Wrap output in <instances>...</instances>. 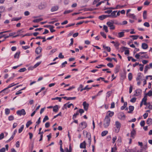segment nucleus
I'll return each instance as SVG.
<instances>
[{
    "label": "nucleus",
    "instance_id": "nucleus-1",
    "mask_svg": "<svg viewBox=\"0 0 152 152\" xmlns=\"http://www.w3.org/2000/svg\"><path fill=\"white\" fill-rule=\"evenodd\" d=\"M110 121V118H107V117H106L104 121V126L105 128H106L109 126Z\"/></svg>",
    "mask_w": 152,
    "mask_h": 152
},
{
    "label": "nucleus",
    "instance_id": "nucleus-2",
    "mask_svg": "<svg viewBox=\"0 0 152 152\" xmlns=\"http://www.w3.org/2000/svg\"><path fill=\"white\" fill-rule=\"evenodd\" d=\"M84 133H86V137L88 138V142L89 145L90 146L91 144V134L89 132H87L86 131H83V134Z\"/></svg>",
    "mask_w": 152,
    "mask_h": 152
},
{
    "label": "nucleus",
    "instance_id": "nucleus-3",
    "mask_svg": "<svg viewBox=\"0 0 152 152\" xmlns=\"http://www.w3.org/2000/svg\"><path fill=\"white\" fill-rule=\"evenodd\" d=\"M115 126L116 128L115 130V132L118 133L120 130L121 126V124L118 121H116L115 123Z\"/></svg>",
    "mask_w": 152,
    "mask_h": 152
},
{
    "label": "nucleus",
    "instance_id": "nucleus-4",
    "mask_svg": "<svg viewBox=\"0 0 152 152\" xmlns=\"http://www.w3.org/2000/svg\"><path fill=\"white\" fill-rule=\"evenodd\" d=\"M87 126V124L85 122H82L79 125V129L80 130H83Z\"/></svg>",
    "mask_w": 152,
    "mask_h": 152
},
{
    "label": "nucleus",
    "instance_id": "nucleus-5",
    "mask_svg": "<svg viewBox=\"0 0 152 152\" xmlns=\"http://www.w3.org/2000/svg\"><path fill=\"white\" fill-rule=\"evenodd\" d=\"M118 117L121 120H124L126 118V116L123 113L120 112L118 114Z\"/></svg>",
    "mask_w": 152,
    "mask_h": 152
},
{
    "label": "nucleus",
    "instance_id": "nucleus-6",
    "mask_svg": "<svg viewBox=\"0 0 152 152\" xmlns=\"http://www.w3.org/2000/svg\"><path fill=\"white\" fill-rule=\"evenodd\" d=\"M114 22L113 21L108 22L107 23V25L110 27V28L111 29H114Z\"/></svg>",
    "mask_w": 152,
    "mask_h": 152
},
{
    "label": "nucleus",
    "instance_id": "nucleus-7",
    "mask_svg": "<svg viewBox=\"0 0 152 152\" xmlns=\"http://www.w3.org/2000/svg\"><path fill=\"white\" fill-rule=\"evenodd\" d=\"M17 114L20 116H21L22 115H24L26 114V113L25 110L22 109L21 110H18L17 112Z\"/></svg>",
    "mask_w": 152,
    "mask_h": 152
},
{
    "label": "nucleus",
    "instance_id": "nucleus-8",
    "mask_svg": "<svg viewBox=\"0 0 152 152\" xmlns=\"http://www.w3.org/2000/svg\"><path fill=\"white\" fill-rule=\"evenodd\" d=\"M142 90L140 89H138L135 91V93L134 94V96H139L142 93Z\"/></svg>",
    "mask_w": 152,
    "mask_h": 152
},
{
    "label": "nucleus",
    "instance_id": "nucleus-9",
    "mask_svg": "<svg viewBox=\"0 0 152 152\" xmlns=\"http://www.w3.org/2000/svg\"><path fill=\"white\" fill-rule=\"evenodd\" d=\"M83 105L84 110L86 111H87L88 108L89 104L87 103L85 101L83 102Z\"/></svg>",
    "mask_w": 152,
    "mask_h": 152
},
{
    "label": "nucleus",
    "instance_id": "nucleus-10",
    "mask_svg": "<svg viewBox=\"0 0 152 152\" xmlns=\"http://www.w3.org/2000/svg\"><path fill=\"white\" fill-rule=\"evenodd\" d=\"M71 106H73V107H74V105L72 103L70 104H68L67 103L65 104L62 108V109L64 110V109H66L67 108V107L68 108H70Z\"/></svg>",
    "mask_w": 152,
    "mask_h": 152
},
{
    "label": "nucleus",
    "instance_id": "nucleus-11",
    "mask_svg": "<svg viewBox=\"0 0 152 152\" xmlns=\"http://www.w3.org/2000/svg\"><path fill=\"white\" fill-rule=\"evenodd\" d=\"M113 114L114 113L113 112L109 111L107 112L106 117H107V118H110L109 117H111L113 116Z\"/></svg>",
    "mask_w": 152,
    "mask_h": 152
},
{
    "label": "nucleus",
    "instance_id": "nucleus-12",
    "mask_svg": "<svg viewBox=\"0 0 152 152\" xmlns=\"http://www.w3.org/2000/svg\"><path fill=\"white\" fill-rule=\"evenodd\" d=\"M41 62H39L35 64L34 65V66H33L32 67H29L28 69L29 70H32L33 69H34L36 68L38 66H39L41 63Z\"/></svg>",
    "mask_w": 152,
    "mask_h": 152
},
{
    "label": "nucleus",
    "instance_id": "nucleus-13",
    "mask_svg": "<svg viewBox=\"0 0 152 152\" xmlns=\"http://www.w3.org/2000/svg\"><path fill=\"white\" fill-rule=\"evenodd\" d=\"M42 48L40 47H37L35 50V53L37 54H39L42 51Z\"/></svg>",
    "mask_w": 152,
    "mask_h": 152
},
{
    "label": "nucleus",
    "instance_id": "nucleus-14",
    "mask_svg": "<svg viewBox=\"0 0 152 152\" xmlns=\"http://www.w3.org/2000/svg\"><path fill=\"white\" fill-rule=\"evenodd\" d=\"M80 148H86V142L85 141H84L83 142L80 144Z\"/></svg>",
    "mask_w": 152,
    "mask_h": 152
},
{
    "label": "nucleus",
    "instance_id": "nucleus-15",
    "mask_svg": "<svg viewBox=\"0 0 152 152\" xmlns=\"http://www.w3.org/2000/svg\"><path fill=\"white\" fill-rule=\"evenodd\" d=\"M62 98L64 99H66V100H74V99H75L76 98V97H67L66 96L62 97Z\"/></svg>",
    "mask_w": 152,
    "mask_h": 152
},
{
    "label": "nucleus",
    "instance_id": "nucleus-16",
    "mask_svg": "<svg viewBox=\"0 0 152 152\" xmlns=\"http://www.w3.org/2000/svg\"><path fill=\"white\" fill-rule=\"evenodd\" d=\"M141 47L143 49H146L148 48V46L147 44L144 43L142 44Z\"/></svg>",
    "mask_w": 152,
    "mask_h": 152
},
{
    "label": "nucleus",
    "instance_id": "nucleus-17",
    "mask_svg": "<svg viewBox=\"0 0 152 152\" xmlns=\"http://www.w3.org/2000/svg\"><path fill=\"white\" fill-rule=\"evenodd\" d=\"M147 100V98L146 96H145L142 99V102H143V104L145 105H147L148 103H146V101Z\"/></svg>",
    "mask_w": 152,
    "mask_h": 152
},
{
    "label": "nucleus",
    "instance_id": "nucleus-18",
    "mask_svg": "<svg viewBox=\"0 0 152 152\" xmlns=\"http://www.w3.org/2000/svg\"><path fill=\"white\" fill-rule=\"evenodd\" d=\"M146 123L149 125L152 124V119L150 118H148L146 121Z\"/></svg>",
    "mask_w": 152,
    "mask_h": 152
},
{
    "label": "nucleus",
    "instance_id": "nucleus-19",
    "mask_svg": "<svg viewBox=\"0 0 152 152\" xmlns=\"http://www.w3.org/2000/svg\"><path fill=\"white\" fill-rule=\"evenodd\" d=\"M46 5L45 4H40L39 6V8L40 10H42L46 7Z\"/></svg>",
    "mask_w": 152,
    "mask_h": 152
},
{
    "label": "nucleus",
    "instance_id": "nucleus-20",
    "mask_svg": "<svg viewBox=\"0 0 152 152\" xmlns=\"http://www.w3.org/2000/svg\"><path fill=\"white\" fill-rule=\"evenodd\" d=\"M124 32L123 31L119 32L118 34V35L117 36L118 37H121L124 36Z\"/></svg>",
    "mask_w": 152,
    "mask_h": 152
},
{
    "label": "nucleus",
    "instance_id": "nucleus-21",
    "mask_svg": "<svg viewBox=\"0 0 152 152\" xmlns=\"http://www.w3.org/2000/svg\"><path fill=\"white\" fill-rule=\"evenodd\" d=\"M134 108L133 106H130L129 107V111H128V113H131L134 110Z\"/></svg>",
    "mask_w": 152,
    "mask_h": 152
},
{
    "label": "nucleus",
    "instance_id": "nucleus-22",
    "mask_svg": "<svg viewBox=\"0 0 152 152\" xmlns=\"http://www.w3.org/2000/svg\"><path fill=\"white\" fill-rule=\"evenodd\" d=\"M127 16L129 18H131L133 19H135V16L134 14H131L130 13H129L127 15Z\"/></svg>",
    "mask_w": 152,
    "mask_h": 152
},
{
    "label": "nucleus",
    "instance_id": "nucleus-23",
    "mask_svg": "<svg viewBox=\"0 0 152 152\" xmlns=\"http://www.w3.org/2000/svg\"><path fill=\"white\" fill-rule=\"evenodd\" d=\"M103 47L104 49L106 50L108 52L110 51L111 49L110 47L106 46L105 45H103Z\"/></svg>",
    "mask_w": 152,
    "mask_h": 152
},
{
    "label": "nucleus",
    "instance_id": "nucleus-24",
    "mask_svg": "<svg viewBox=\"0 0 152 152\" xmlns=\"http://www.w3.org/2000/svg\"><path fill=\"white\" fill-rule=\"evenodd\" d=\"M58 7L57 6H55L53 7L51 9L52 12H54L57 10L58 9Z\"/></svg>",
    "mask_w": 152,
    "mask_h": 152
},
{
    "label": "nucleus",
    "instance_id": "nucleus-25",
    "mask_svg": "<svg viewBox=\"0 0 152 152\" xmlns=\"http://www.w3.org/2000/svg\"><path fill=\"white\" fill-rule=\"evenodd\" d=\"M104 16H105V18L108 17H113L114 16V11L112 12L110 15H104Z\"/></svg>",
    "mask_w": 152,
    "mask_h": 152
},
{
    "label": "nucleus",
    "instance_id": "nucleus-26",
    "mask_svg": "<svg viewBox=\"0 0 152 152\" xmlns=\"http://www.w3.org/2000/svg\"><path fill=\"white\" fill-rule=\"evenodd\" d=\"M20 53V51H18V52H16L14 56V58H18Z\"/></svg>",
    "mask_w": 152,
    "mask_h": 152
},
{
    "label": "nucleus",
    "instance_id": "nucleus-27",
    "mask_svg": "<svg viewBox=\"0 0 152 152\" xmlns=\"http://www.w3.org/2000/svg\"><path fill=\"white\" fill-rule=\"evenodd\" d=\"M135 134H136V131L134 129H133L131 132V137H133V138H134V136Z\"/></svg>",
    "mask_w": 152,
    "mask_h": 152
},
{
    "label": "nucleus",
    "instance_id": "nucleus-28",
    "mask_svg": "<svg viewBox=\"0 0 152 152\" xmlns=\"http://www.w3.org/2000/svg\"><path fill=\"white\" fill-rule=\"evenodd\" d=\"M137 81L140 80L142 81V77L141 76L140 74L138 75L137 77L136 78Z\"/></svg>",
    "mask_w": 152,
    "mask_h": 152
},
{
    "label": "nucleus",
    "instance_id": "nucleus-29",
    "mask_svg": "<svg viewBox=\"0 0 152 152\" xmlns=\"http://www.w3.org/2000/svg\"><path fill=\"white\" fill-rule=\"evenodd\" d=\"M127 106V103L126 102H124V105L122 106L121 107V110H123Z\"/></svg>",
    "mask_w": 152,
    "mask_h": 152
},
{
    "label": "nucleus",
    "instance_id": "nucleus-30",
    "mask_svg": "<svg viewBox=\"0 0 152 152\" xmlns=\"http://www.w3.org/2000/svg\"><path fill=\"white\" fill-rule=\"evenodd\" d=\"M143 19H144L147 18V11L145 10L143 12Z\"/></svg>",
    "mask_w": 152,
    "mask_h": 152
},
{
    "label": "nucleus",
    "instance_id": "nucleus-31",
    "mask_svg": "<svg viewBox=\"0 0 152 152\" xmlns=\"http://www.w3.org/2000/svg\"><path fill=\"white\" fill-rule=\"evenodd\" d=\"M58 106L57 105H56L54 107L53 110L54 112H57L58 111Z\"/></svg>",
    "mask_w": 152,
    "mask_h": 152
},
{
    "label": "nucleus",
    "instance_id": "nucleus-32",
    "mask_svg": "<svg viewBox=\"0 0 152 152\" xmlns=\"http://www.w3.org/2000/svg\"><path fill=\"white\" fill-rule=\"evenodd\" d=\"M108 132L107 131H104L102 132L101 134L102 136L103 137L105 136L108 133Z\"/></svg>",
    "mask_w": 152,
    "mask_h": 152
},
{
    "label": "nucleus",
    "instance_id": "nucleus-33",
    "mask_svg": "<svg viewBox=\"0 0 152 152\" xmlns=\"http://www.w3.org/2000/svg\"><path fill=\"white\" fill-rule=\"evenodd\" d=\"M62 98V97H57L55 98H52V100H55L58 99L59 101L60 102H61V99Z\"/></svg>",
    "mask_w": 152,
    "mask_h": 152
},
{
    "label": "nucleus",
    "instance_id": "nucleus-34",
    "mask_svg": "<svg viewBox=\"0 0 152 152\" xmlns=\"http://www.w3.org/2000/svg\"><path fill=\"white\" fill-rule=\"evenodd\" d=\"M150 68V67H149V66L148 65H147L145 67V69H144V72L145 73H146L147 71H148V69H149Z\"/></svg>",
    "mask_w": 152,
    "mask_h": 152
},
{
    "label": "nucleus",
    "instance_id": "nucleus-35",
    "mask_svg": "<svg viewBox=\"0 0 152 152\" xmlns=\"http://www.w3.org/2000/svg\"><path fill=\"white\" fill-rule=\"evenodd\" d=\"M10 111L9 109L6 108L5 110V113L6 115H8L10 114Z\"/></svg>",
    "mask_w": 152,
    "mask_h": 152
},
{
    "label": "nucleus",
    "instance_id": "nucleus-36",
    "mask_svg": "<svg viewBox=\"0 0 152 152\" xmlns=\"http://www.w3.org/2000/svg\"><path fill=\"white\" fill-rule=\"evenodd\" d=\"M128 79L129 80H131L132 78V74L131 73H130L128 75Z\"/></svg>",
    "mask_w": 152,
    "mask_h": 152
},
{
    "label": "nucleus",
    "instance_id": "nucleus-37",
    "mask_svg": "<svg viewBox=\"0 0 152 152\" xmlns=\"http://www.w3.org/2000/svg\"><path fill=\"white\" fill-rule=\"evenodd\" d=\"M26 70V68H23L20 69L18 71L19 72H23L24 71H25Z\"/></svg>",
    "mask_w": 152,
    "mask_h": 152
},
{
    "label": "nucleus",
    "instance_id": "nucleus-38",
    "mask_svg": "<svg viewBox=\"0 0 152 152\" xmlns=\"http://www.w3.org/2000/svg\"><path fill=\"white\" fill-rule=\"evenodd\" d=\"M99 18L101 20H103L105 18V16H104V15L99 16Z\"/></svg>",
    "mask_w": 152,
    "mask_h": 152
},
{
    "label": "nucleus",
    "instance_id": "nucleus-39",
    "mask_svg": "<svg viewBox=\"0 0 152 152\" xmlns=\"http://www.w3.org/2000/svg\"><path fill=\"white\" fill-rule=\"evenodd\" d=\"M21 18H12V21H18L20 20Z\"/></svg>",
    "mask_w": 152,
    "mask_h": 152
},
{
    "label": "nucleus",
    "instance_id": "nucleus-40",
    "mask_svg": "<svg viewBox=\"0 0 152 152\" xmlns=\"http://www.w3.org/2000/svg\"><path fill=\"white\" fill-rule=\"evenodd\" d=\"M24 127V125H22L21 126V127L18 130V132L19 133H20L22 131H23V129Z\"/></svg>",
    "mask_w": 152,
    "mask_h": 152
},
{
    "label": "nucleus",
    "instance_id": "nucleus-41",
    "mask_svg": "<svg viewBox=\"0 0 152 152\" xmlns=\"http://www.w3.org/2000/svg\"><path fill=\"white\" fill-rule=\"evenodd\" d=\"M120 69V66L118 65H117L116 66L115 68V72H118Z\"/></svg>",
    "mask_w": 152,
    "mask_h": 152
},
{
    "label": "nucleus",
    "instance_id": "nucleus-42",
    "mask_svg": "<svg viewBox=\"0 0 152 152\" xmlns=\"http://www.w3.org/2000/svg\"><path fill=\"white\" fill-rule=\"evenodd\" d=\"M32 122L31 121H28L26 124V126L27 128H28L29 126L32 124Z\"/></svg>",
    "mask_w": 152,
    "mask_h": 152
},
{
    "label": "nucleus",
    "instance_id": "nucleus-43",
    "mask_svg": "<svg viewBox=\"0 0 152 152\" xmlns=\"http://www.w3.org/2000/svg\"><path fill=\"white\" fill-rule=\"evenodd\" d=\"M48 119H49V118H48V116L47 115H46L45 116L44 118V119H43V122H45L46 121L48 120Z\"/></svg>",
    "mask_w": 152,
    "mask_h": 152
},
{
    "label": "nucleus",
    "instance_id": "nucleus-44",
    "mask_svg": "<svg viewBox=\"0 0 152 152\" xmlns=\"http://www.w3.org/2000/svg\"><path fill=\"white\" fill-rule=\"evenodd\" d=\"M72 12V10H66V11H65L64 12V14H66L69 13H70Z\"/></svg>",
    "mask_w": 152,
    "mask_h": 152
},
{
    "label": "nucleus",
    "instance_id": "nucleus-45",
    "mask_svg": "<svg viewBox=\"0 0 152 152\" xmlns=\"http://www.w3.org/2000/svg\"><path fill=\"white\" fill-rule=\"evenodd\" d=\"M54 28V27L53 26H51V27L50 28V31L52 33L55 32V30L53 29V28Z\"/></svg>",
    "mask_w": 152,
    "mask_h": 152
},
{
    "label": "nucleus",
    "instance_id": "nucleus-46",
    "mask_svg": "<svg viewBox=\"0 0 152 152\" xmlns=\"http://www.w3.org/2000/svg\"><path fill=\"white\" fill-rule=\"evenodd\" d=\"M14 119V117L12 115H10L8 117V120L10 121L13 120Z\"/></svg>",
    "mask_w": 152,
    "mask_h": 152
},
{
    "label": "nucleus",
    "instance_id": "nucleus-47",
    "mask_svg": "<svg viewBox=\"0 0 152 152\" xmlns=\"http://www.w3.org/2000/svg\"><path fill=\"white\" fill-rule=\"evenodd\" d=\"M100 34L104 38H106V35L104 34V32H100Z\"/></svg>",
    "mask_w": 152,
    "mask_h": 152
},
{
    "label": "nucleus",
    "instance_id": "nucleus-48",
    "mask_svg": "<svg viewBox=\"0 0 152 152\" xmlns=\"http://www.w3.org/2000/svg\"><path fill=\"white\" fill-rule=\"evenodd\" d=\"M67 64V62L66 61H65L61 65V67L62 68L64 67L65 66V64Z\"/></svg>",
    "mask_w": 152,
    "mask_h": 152
},
{
    "label": "nucleus",
    "instance_id": "nucleus-49",
    "mask_svg": "<svg viewBox=\"0 0 152 152\" xmlns=\"http://www.w3.org/2000/svg\"><path fill=\"white\" fill-rule=\"evenodd\" d=\"M103 29L106 32H107L108 31V30H107V26L105 25L103 26Z\"/></svg>",
    "mask_w": 152,
    "mask_h": 152
},
{
    "label": "nucleus",
    "instance_id": "nucleus-50",
    "mask_svg": "<svg viewBox=\"0 0 152 152\" xmlns=\"http://www.w3.org/2000/svg\"><path fill=\"white\" fill-rule=\"evenodd\" d=\"M143 25L145 27H148L150 26V25L147 22H145L144 23Z\"/></svg>",
    "mask_w": 152,
    "mask_h": 152
},
{
    "label": "nucleus",
    "instance_id": "nucleus-51",
    "mask_svg": "<svg viewBox=\"0 0 152 152\" xmlns=\"http://www.w3.org/2000/svg\"><path fill=\"white\" fill-rule=\"evenodd\" d=\"M117 12V11H115V17H116L118 16H119L120 15V11H119L117 13L116 15H115V12Z\"/></svg>",
    "mask_w": 152,
    "mask_h": 152
},
{
    "label": "nucleus",
    "instance_id": "nucleus-52",
    "mask_svg": "<svg viewBox=\"0 0 152 152\" xmlns=\"http://www.w3.org/2000/svg\"><path fill=\"white\" fill-rule=\"evenodd\" d=\"M147 95L149 96H150L152 95V91L151 90L149 91L148 92L147 94Z\"/></svg>",
    "mask_w": 152,
    "mask_h": 152
},
{
    "label": "nucleus",
    "instance_id": "nucleus-53",
    "mask_svg": "<svg viewBox=\"0 0 152 152\" xmlns=\"http://www.w3.org/2000/svg\"><path fill=\"white\" fill-rule=\"evenodd\" d=\"M111 93V91H109L107 92V97H109L110 96Z\"/></svg>",
    "mask_w": 152,
    "mask_h": 152
},
{
    "label": "nucleus",
    "instance_id": "nucleus-54",
    "mask_svg": "<svg viewBox=\"0 0 152 152\" xmlns=\"http://www.w3.org/2000/svg\"><path fill=\"white\" fill-rule=\"evenodd\" d=\"M139 66H141L140 68V71H142L143 70L144 65L142 64H139Z\"/></svg>",
    "mask_w": 152,
    "mask_h": 152
},
{
    "label": "nucleus",
    "instance_id": "nucleus-55",
    "mask_svg": "<svg viewBox=\"0 0 152 152\" xmlns=\"http://www.w3.org/2000/svg\"><path fill=\"white\" fill-rule=\"evenodd\" d=\"M4 134L3 133H2L0 134V140H1L4 138Z\"/></svg>",
    "mask_w": 152,
    "mask_h": 152
},
{
    "label": "nucleus",
    "instance_id": "nucleus-56",
    "mask_svg": "<svg viewBox=\"0 0 152 152\" xmlns=\"http://www.w3.org/2000/svg\"><path fill=\"white\" fill-rule=\"evenodd\" d=\"M145 124V122L144 121H141L140 123V125L141 126H143Z\"/></svg>",
    "mask_w": 152,
    "mask_h": 152
},
{
    "label": "nucleus",
    "instance_id": "nucleus-57",
    "mask_svg": "<svg viewBox=\"0 0 152 152\" xmlns=\"http://www.w3.org/2000/svg\"><path fill=\"white\" fill-rule=\"evenodd\" d=\"M50 126V124L49 122H46L45 124V127L46 128L49 127Z\"/></svg>",
    "mask_w": 152,
    "mask_h": 152
},
{
    "label": "nucleus",
    "instance_id": "nucleus-58",
    "mask_svg": "<svg viewBox=\"0 0 152 152\" xmlns=\"http://www.w3.org/2000/svg\"><path fill=\"white\" fill-rule=\"evenodd\" d=\"M58 57L60 58H64V56L62 55V53H60L58 55Z\"/></svg>",
    "mask_w": 152,
    "mask_h": 152
},
{
    "label": "nucleus",
    "instance_id": "nucleus-59",
    "mask_svg": "<svg viewBox=\"0 0 152 152\" xmlns=\"http://www.w3.org/2000/svg\"><path fill=\"white\" fill-rule=\"evenodd\" d=\"M23 29H21L18 31L17 32V34H20L23 32Z\"/></svg>",
    "mask_w": 152,
    "mask_h": 152
},
{
    "label": "nucleus",
    "instance_id": "nucleus-60",
    "mask_svg": "<svg viewBox=\"0 0 152 152\" xmlns=\"http://www.w3.org/2000/svg\"><path fill=\"white\" fill-rule=\"evenodd\" d=\"M78 112L80 113L81 115L84 112V110L83 109H80L79 110Z\"/></svg>",
    "mask_w": 152,
    "mask_h": 152
},
{
    "label": "nucleus",
    "instance_id": "nucleus-61",
    "mask_svg": "<svg viewBox=\"0 0 152 152\" xmlns=\"http://www.w3.org/2000/svg\"><path fill=\"white\" fill-rule=\"evenodd\" d=\"M112 12H112V10H111L110 9L108 10H107V11H105L104 12L105 13L110 14V13Z\"/></svg>",
    "mask_w": 152,
    "mask_h": 152
},
{
    "label": "nucleus",
    "instance_id": "nucleus-62",
    "mask_svg": "<svg viewBox=\"0 0 152 152\" xmlns=\"http://www.w3.org/2000/svg\"><path fill=\"white\" fill-rule=\"evenodd\" d=\"M114 59V58H107L106 59V60H107L110 61H111L112 60Z\"/></svg>",
    "mask_w": 152,
    "mask_h": 152
},
{
    "label": "nucleus",
    "instance_id": "nucleus-63",
    "mask_svg": "<svg viewBox=\"0 0 152 152\" xmlns=\"http://www.w3.org/2000/svg\"><path fill=\"white\" fill-rule=\"evenodd\" d=\"M141 57L145 58H149V56L147 54H145L144 56H141Z\"/></svg>",
    "mask_w": 152,
    "mask_h": 152
},
{
    "label": "nucleus",
    "instance_id": "nucleus-64",
    "mask_svg": "<svg viewBox=\"0 0 152 152\" xmlns=\"http://www.w3.org/2000/svg\"><path fill=\"white\" fill-rule=\"evenodd\" d=\"M6 151V149L4 148H3L0 150V152H5Z\"/></svg>",
    "mask_w": 152,
    "mask_h": 152
}]
</instances>
